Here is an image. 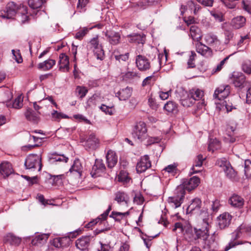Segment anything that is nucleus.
Listing matches in <instances>:
<instances>
[{"instance_id": "f257e3e1", "label": "nucleus", "mask_w": 251, "mask_h": 251, "mask_svg": "<svg viewBox=\"0 0 251 251\" xmlns=\"http://www.w3.org/2000/svg\"><path fill=\"white\" fill-rule=\"evenodd\" d=\"M200 182V178L195 176L189 179H184L182 184L175 189L174 196L168 198V202L175 208L180 207L183 201L185 190L191 191L195 189Z\"/></svg>"}, {"instance_id": "f03ea898", "label": "nucleus", "mask_w": 251, "mask_h": 251, "mask_svg": "<svg viewBox=\"0 0 251 251\" xmlns=\"http://www.w3.org/2000/svg\"><path fill=\"white\" fill-rule=\"evenodd\" d=\"M17 14L18 20L25 23L28 20L27 7L20 4L17 6L14 2H9L6 7L0 10V17L3 19H12Z\"/></svg>"}, {"instance_id": "7ed1b4c3", "label": "nucleus", "mask_w": 251, "mask_h": 251, "mask_svg": "<svg viewBox=\"0 0 251 251\" xmlns=\"http://www.w3.org/2000/svg\"><path fill=\"white\" fill-rule=\"evenodd\" d=\"M203 221L205 225V227L203 229H198L195 227L193 229V228L191 227L188 228L186 230V236H187L191 241L201 239L205 242L206 240L209 235L208 229V224L207 222L205 221V220H203Z\"/></svg>"}, {"instance_id": "20e7f679", "label": "nucleus", "mask_w": 251, "mask_h": 251, "mask_svg": "<svg viewBox=\"0 0 251 251\" xmlns=\"http://www.w3.org/2000/svg\"><path fill=\"white\" fill-rule=\"evenodd\" d=\"M132 137L139 141H142L148 136L147 129L145 123L140 122L134 127L132 132Z\"/></svg>"}, {"instance_id": "39448f33", "label": "nucleus", "mask_w": 251, "mask_h": 251, "mask_svg": "<svg viewBox=\"0 0 251 251\" xmlns=\"http://www.w3.org/2000/svg\"><path fill=\"white\" fill-rule=\"evenodd\" d=\"M90 48L93 49L95 55L97 58L101 60L104 58V51L102 47L100 44L98 35L92 38L89 42Z\"/></svg>"}, {"instance_id": "423d86ee", "label": "nucleus", "mask_w": 251, "mask_h": 251, "mask_svg": "<svg viewBox=\"0 0 251 251\" xmlns=\"http://www.w3.org/2000/svg\"><path fill=\"white\" fill-rule=\"evenodd\" d=\"M41 158L37 154H30L25 159V165L26 169H31L39 167L38 171L42 168Z\"/></svg>"}, {"instance_id": "0eeeda50", "label": "nucleus", "mask_w": 251, "mask_h": 251, "mask_svg": "<svg viewBox=\"0 0 251 251\" xmlns=\"http://www.w3.org/2000/svg\"><path fill=\"white\" fill-rule=\"evenodd\" d=\"M106 167L103 160L101 159H96L90 174L93 177H97L101 173H104Z\"/></svg>"}, {"instance_id": "6e6552de", "label": "nucleus", "mask_w": 251, "mask_h": 251, "mask_svg": "<svg viewBox=\"0 0 251 251\" xmlns=\"http://www.w3.org/2000/svg\"><path fill=\"white\" fill-rule=\"evenodd\" d=\"M229 93L230 86L228 85H223L215 90L213 97L219 100H222L226 98Z\"/></svg>"}, {"instance_id": "1a4fd4ad", "label": "nucleus", "mask_w": 251, "mask_h": 251, "mask_svg": "<svg viewBox=\"0 0 251 251\" xmlns=\"http://www.w3.org/2000/svg\"><path fill=\"white\" fill-rule=\"evenodd\" d=\"M151 162L149 156L145 155L142 157L136 165V171L138 173H142L145 172L151 167Z\"/></svg>"}, {"instance_id": "9d476101", "label": "nucleus", "mask_w": 251, "mask_h": 251, "mask_svg": "<svg viewBox=\"0 0 251 251\" xmlns=\"http://www.w3.org/2000/svg\"><path fill=\"white\" fill-rule=\"evenodd\" d=\"M83 167L78 159H75L69 171L67 173V175L73 174L75 177L79 178L81 176Z\"/></svg>"}, {"instance_id": "9b49d317", "label": "nucleus", "mask_w": 251, "mask_h": 251, "mask_svg": "<svg viewBox=\"0 0 251 251\" xmlns=\"http://www.w3.org/2000/svg\"><path fill=\"white\" fill-rule=\"evenodd\" d=\"M136 64L138 69L141 71H147L150 68V63L149 60L142 55L136 56Z\"/></svg>"}, {"instance_id": "f8f14e48", "label": "nucleus", "mask_w": 251, "mask_h": 251, "mask_svg": "<svg viewBox=\"0 0 251 251\" xmlns=\"http://www.w3.org/2000/svg\"><path fill=\"white\" fill-rule=\"evenodd\" d=\"M108 42L112 45H118L121 40V35L119 32L114 31H107L105 33Z\"/></svg>"}, {"instance_id": "ddd939ff", "label": "nucleus", "mask_w": 251, "mask_h": 251, "mask_svg": "<svg viewBox=\"0 0 251 251\" xmlns=\"http://www.w3.org/2000/svg\"><path fill=\"white\" fill-rule=\"evenodd\" d=\"M115 201L119 204H124L126 207L129 203V197L125 192L119 191L115 194Z\"/></svg>"}, {"instance_id": "4468645a", "label": "nucleus", "mask_w": 251, "mask_h": 251, "mask_svg": "<svg viewBox=\"0 0 251 251\" xmlns=\"http://www.w3.org/2000/svg\"><path fill=\"white\" fill-rule=\"evenodd\" d=\"M244 199L236 194H233L228 200V203L231 206L238 208H242L244 204Z\"/></svg>"}, {"instance_id": "2eb2a0df", "label": "nucleus", "mask_w": 251, "mask_h": 251, "mask_svg": "<svg viewBox=\"0 0 251 251\" xmlns=\"http://www.w3.org/2000/svg\"><path fill=\"white\" fill-rule=\"evenodd\" d=\"M92 238L91 236H85L78 239L75 241L76 248L81 251L85 250L88 248Z\"/></svg>"}, {"instance_id": "dca6fc26", "label": "nucleus", "mask_w": 251, "mask_h": 251, "mask_svg": "<svg viewBox=\"0 0 251 251\" xmlns=\"http://www.w3.org/2000/svg\"><path fill=\"white\" fill-rule=\"evenodd\" d=\"M232 216L228 213H224L218 217V224L221 229L227 227L231 222Z\"/></svg>"}, {"instance_id": "f3484780", "label": "nucleus", "mask_w": 251, "mask_h": 251, "mask_svg": "<svg viewBox=\"0 0 251 251\" xmlns=\"http://www.w3.org/2000/svg\"><path fill=\"white\" fill-rule=\"evenodd\" d=\"M245 80V76L242 73H234L232 75L233 83L236 87L242 88Z\"/></svg>"}, {"instance_id": "a211bd4d", "label": "nucleus", "mask_w": 251, "mask_h": 251, "mask_svg": "<svg viewBox=\"0 0 251 251\" xmlns=\"http://www.w3.org/2000/svg\"><path fill=\"white\" fill-rule=\"evenodd\" d=\"M204 40L208 45L213 48L218 47L221 44V42L217 36L212 33L206 34L204 36Z\"/></svg>"}, {"instance_id": "6ab92c4d", "label": "nucleus", "mask_w": 251, "mask_h": 251, "mask_svg": "<svg viewBox=\"0 0 251 251\" xmlns=\"http://www.w3.org/2000/svg\"><path fill=\"white\" fill-rule=\"evenodd\" d=\"M112 209V205H109L108 206V209L102 214L100 215V217H98L95 220H93L90 222L89 223H88L87 225H85V227L86 228H90L94 225L97 224L99 222H100V224H101L102 221L105 220L107 216L108 215L109 213Z\"/></svg>"}, {"instance_id": "aec40b11", "label": "nucleus", "mask_w": 251, "mask_h": 251, "mask_svg": "<svg viewBox=\"0 0 251 251\" xmlns=\"http://www.w3.org/2000/svg\"><path fill=\"white\" fill-rule=\"evenodd\" d=\"M99 145V140L94 134L92 133L89 135L85 142L84 147L86 148L95 150Z\"/></svg>"}, {"instance_id": "412c9836", "label": "nucleus", "mask_w": 251, "mask_h": 251, "mask_svg": "<svg viewBox=\"0 0 251 251\" xmlns=\"http://www.w3.org/2000/svg\"><path fill=\"white\" fill-rule=\"evenodd\" d=\"M70 242V238L67 236L54 238L52 241V245L55 248H60L68 246Z\"/></svg>"}, {"instance_id": "4be33fe9", "label": "nucleus", "mask_w": 251, "mask_h": 251, "mask_svg": "<svg viewBox=\"0 0 251 251\" xmlns=\"http://www.w3.org/2000/svg\"><path fill=\"white\" fill-rule=\"evenodd\" d=\"M107 166L109 168H113L117 163L118 157L116 153L112 151L109 150L106 155Z\"/></svg>"}, {"instance_id": "5701e85b", "label": "nucleus", "mask_w": 251, "mask_h": 251, "mask_svg": "<svg viewBox=\"0 0 251 251\" xmlns=\"http://www.w3.org/2000/svg\"><path fill=\"white\" fill-rule=\"evenodd\" d=\"M196 48L197 51L203 56L208 57L211 54V49L201 42H198L196 44Z\"/></svg>"}, {"instance_id": "b1692460", "label": "nucleus", "mask_w": 251, "mask_h": 251, "mask_svg": "<svg viewBox=\"0 0 251 251\" xmlns=\"http://www.w3.org/2000/svg\"><path fill=\"white\" fill-rule=\"evenodd\" d=\"M59 69L63 70L68 72L69 70V57L65 53H61L59 55Z\"/></svg>"}, {"instance_id": "393cba45", "label": "nucleus", "mask_w": 251, "mask_h": 251, "mask_svg": "<svg viewBox=\"0 0 251 251\" xmlns=\"http://www.w3.org/2000/svg\"><path fill=\"white\" fill-rule=\"evenodd\" d=\"M246 22V20L245 17L239 16L232 19L230 25L234 29H239L244 26Z\"/></svg>"}, {"instance_id": "a878e982", "label": "nucleus", "mask_w": 251, "mask_h": 251, "mask_svg": "<svg viewBox=\"0 0 251 251\" xmlns=\"http://www.w3.org/2000/svg\"><path fill=\"white\" fill-rule=\"evenodd\" d=\"M201 201L199 198H195L191 201V203L187 208V213H193L195 211H199L201 207Z\"/></svg>"}, {"instance_id": "bb28decb", "label": "nucleus", "mask_w": 251, "mask_h": 251, "mask_svg": "<svg viewBox=\"0 0 251 251\" xmlns=\"http://www.w3.org/2000/svg\"><path fill=\"white\" fill-rule=\"evenodd\" d=\"M13 172L11 164L8 162H4L0 164V173L4 176H8Z\"/></svg>"}, {"instance_id": "cd10ccee", "label": "nucleus", "mask_w": 251, "mask_h": 251, "mask_svg": "<svg viewBox=\"0 0 251 251\" xmlns=\"http://www.w3.org/2000/svg\"><path fill=\"white\" fill-rule=\"evenodd\" d=\"M190 35L193 40L198 42L200 41L202 37L201 29L195 25L190 26Z\"/></svg>"}, {"instance_id": "c85d7f7f", "label": "nucleus", "mask_w": 251, "mask_h": 251, "mask_svg": "<svg viewBox=\"0 0 251 251\" xmlns=\"http://www.w3.org/2000/svg\"><path fill=\"white\" fill-rule=\"evenodd\" d=\"M127 37L130 43L143 44L145 42V36L144 34L133 33L127 35Z\"/></svg>"}, {"instance_id": "c756f323", "label": "nucleus", "mask_w": 251, "mask_h": 251, "mask_svg": "<svg viewBox=\"0 0 251 251\" xmlns=\"http://www.w3.org/2000/svg\"><path fill=\"white\" fill-rule=\"evenodd\" d=\"M131 88L127 87L125 89L120 90L116 94V96L118 97L120 100H126L131 96Z\"/></svg>"}, {"instance_id": "7c9ffc66", "label": "nucleus", "mask_w": 251, "mask_h": 251, "mask_svg": "<svg viewBox=\"0 0 251 251\" xmlns=\"http://www.w3.org/2000/svg\"><path fill=\"white\" fill-rule=\"evenodd\" d=\"M26 119L34 123H37L39 120V116L32 109L28 108L24 113Z\"/></svg>"}, {"instance_id": "2f4dec72", "label": "nucleus", "mask_w": 251, "mask_h": 251, "mask_svg": "<svg viewBox=\"0 0 251 251\" xmlns=\"http://www.w3.org/2000/svg\"><path fill=\"white\" fill-rule=\"evenodd\" d=\"M56 61L55 60L49 59L45 61L40 63L38 65V68L44 71L51 69L55 65Z\"/></svg>"}, {"instance_id": "473e14b6", "label": "nucleus", "mask_w": 251, "mask_h": 251, "mask_svg": "<svg viewBox=\"0 0 251 251\" xmlns=\"http://www.w3.org/2000/svg\"><path fill=\"white\" fill-rule=\"evenodd\" d=\"M49 234H42L37 235L32 239L31 243L33 245L38 246L46 242L49 238Z\"/></svg>"}, {"instance_id": "72a5a7b5", "label": "nucleus", "mask_w": 251, "mask_h": 251, "mask_svg": "<svg viewBox=\"0 0 251 251\" xmlns=\"http://www.w3.org/2000/svg\"><path fill=\"white\" fill-rule=\"evenodd\" d=\"M189 96L192 97L194 101L199 100L203 96V92L199 89L193 88L188 93Z\"/></svg>"}, {"instance_id": "f704fd0d", "label": "nucleus", "mask_w": 251, "mask_h": 251, "mask_svg": "<svg viewBox=\"0 0 251 251\" xmlns=\"http://www.w3.org/2000/svg\"><path fill=\"white\" fill-rule=\"evenodd\" d=\"M205 159V157H203L201 154H199L197 156L195 161V163L192 168V170L193 173H197L199 172L200 170H195V167H201L202 166L203 162Z\"/></svg>"}, {"instance_id": "c9c22d12", "label": "nucleus", "mask_w": 251, "mask_h": 251, "mask_svg": "<svg viewBox=\"0 0 251 251\" xmlns=\"http://www.w3.org/2000/svg\"><path fill=\"white\" fill-rule=\"evenodd\" d=\"M113 55L116 60L119 63L126 62L129 58L128 52H126L125 54H120L118 50H115L113 52Z\"/></svg>"}, {"instance_id": "e433bc0d", "label": "nucleus", "mask_w": 251, "mask_h": 251, "mask_svg": "<svg viewBox=\"0 0 251 251\" xmlns=\"http://www.w3.org/2000/svg\"><path fill=\"white\" fill-rule=\"evenodd\" d=\"M92 28L93 27L88 28L87 27L80 28L76 32L75 38L77 40H82L83 38L89 32V30Z\"/></svg>"}, {"instance_id": "4c0bfd02", "label": "nucleus", "mask_w": 251, "mask_h": 251, "mask_svg": "<svg viewBox=\"0 0 251 251\" xmlns=\"http://www.w3.org/2000/svg\"><path fill=\"white\" fill-rule=\"evenodd\" d=\"M177 108V104L173 101H168L163 107L164 109L169 113L176 111Z\"/></svg>"}, {"instance_id": "58836bf2", "label": "nucleus", "mask_w": 251, "mask_h": 251, "mask_svg": "<svg viewBox=\"0 0 251 251\" xmlns=\"http://www.w3.org/2000/svg\"><path fill=\"white\" fill-rule=\"evenodd\" d=\"M235 130V128L233 126H227L226 127V131L228 132L227 134V137H224V140L226 142L234 143L235 141V138L231 136L230 132H233Z\"/></svg>"}, {"instance_id": "ea45409f", "label": "nucleus", "mask_w": 251, "mask_h": 251, "mask_svg": "<svg viewBox=\"0 0 251 251\" xmlns=\"http://www.w3.org/2000/svg\"><path fill=\"white\" fill-rule=\"evenodd\" d=\"M244 171L246 177L251 179V161L247 159L244 162Z\"/></svg>"}, {"instance_id": "a19ab883", "label": "nucleus", "mask_w": 251, "mask_h": 251, "mask_svg": "<svg viewBox=\"0 0 251 251\" xmlns=\"http://www.w3.org/2000/svg\"><path fill=\"white\" fill-rule=\"evenodd\" d=\"M224 171L225 172L226 176L230 179H234L236 176V172L230 164H229V166H227Z\"/></svg>"}, {"instance_id": "79ce46f5", "label": "nucleus", "mask_w": 251, "mask_h": 251, "mask_svg": "<svg viewBox=\"0 0 251 251\" xmlns=\"http://www.w3.org/2000/svg\"><path fill=\"white\" fill-rule=\"evenodd\" d=\"M43 2V0H28V1L29 6L33 9L40 8Z\"/></svg>"}, {"instance_id": "37998d69", "label": "nucleus", "mask_w": 251, "mask_h": 251, "mask_svg": "<svg viewBox=\"0 0 251 251\" xmlns=\"http://www.w3.org/2000/svg\"><path fill=\"white\" fill-rule=\"evenodd\" d=\"M225 41V44H228L230 41L231 40L234 36V33L232 30L230 29H225L224 30Z\"/></svg>"}, {"instance_id": "c03bdc74", "label": "nucleus", "mask_w": 251, "mask_h": 251, "mask_svg": "<svg viewBox=\"0 0 251 251\" xmlns=\"http://www.w3.org/2000/svg\"><path fill=\"white\" fill-rule=\"evenodd\" d=\"M7 240L9 241L11 244L16 246L19 245L21 242L20 238L10 233L7 235Z\"/></svg>"}, {"instance_id": "a18cd8bd", "label": "nucleus", "mask_w": 251, "mask_h": 251, "mask_svg": "<svg viewBox=\"0 0 251 251\" xmlns=\"http://www.w3.org/2000/svg\"><path fill=\"white\" fill-rule=\"evenodd\" d=\"M194 102L195 101H194L192 97L189 96L188 94H187V96L186 98L181 99L180 100L181 104L184 107H190L194 103Z\"/></svg>"}, {"instance_id": "49530a36", "label": "nucleus", "mask_w": 251, "mask_h": 251, "mask_svg": "<svg viewBox=\"0 0 251 251\" xmlns=\"http://www.w3.org/2000/svg\"><path fill=\"white\" fill-rule=\"evenodd\" d=\"M229 162L227 161L226 158L218 159L216 162V165L222 168L223 171L227 168V166H229Z\"/></svg>"}, {"instance_id": "de8ad7c7", "label": "nucleus", "mask_w": 251, "mask_h": 251, "mask_svg": "<svg viewBox=\"0 0 251 251\" xmlns=\"http://www.w3.org/2000/svg\"><path fill=\"white\" fill-rule=\"evenodd\" d=\"M196 53L192 51L191 55L189 56V58L187 62L188 67L189 68H193L195 67V60L196 57Z\"/></svg>"}, {"instance_id": "09e8293b", "label": "nucleus", "mask_w": 251, "mask_h": 251, "mask_svg": "<svg viewBox=\"0 0 251 251\" xmlns=\"http://www.w3.org/2000/svg\"><path fill=\"white\" fill-rule=\"evenodd\" d=\"M129 177L128 174L125 171H121L118 176V180L119 181L127 182L129 181Z\"/></svg>"}, {"instance_id": "8fccbe9b", "label": "nucleus", "mask_w": 251, "mask_h": 251, "mask_svg": "<svg viewBox=\"0 0 251 251\" xmlns=\"http://www.w3.org/2000/svg\"><path fill=\"white\" fill-rule=\"evenodd\" d=\"M188 5L191 10H193V13L194 15H197L199 11L201 9V7L195 3L193 1H190L188 2Z\"/></svg>"}, {"instance_id": "3c124183", "label": "nucleus", "mask_w": 251, "mask_h": 251, "mask_svg": "<svg viewBox=\"0 0 251 251\" xmlns=\"http://www.w3.org/2000/svg\"><path fill=\"white\" fill-rule=\"evenodd\" d=\"M52 118L55 121H58L61 118H68V116L65 114L58 112L56 110H53L51 113Z\"/></svg>"}, {"instance_id": "603ef678", "label": "nucleus", "mask_w": 251, "mask_h": 251, "mask_svg": "<svg viewBox=\"0 0 251 251\" xmlns=\"http://www.w3.org/2000/svg\"><path fill=\"white\" fill-rule=\"evenodd\" d=\"M51 160H52L53 162L54 161H59V162H67L68 161V158L64 156V155L57 154L55 155L54 157H52L50 158Z\"/></svg>"}, {"instance_id": "864d4df0", "label": "nucleus", "mask_w": 251, "mask_h": 251, "mask_svg": "<svg viewBox=\"0 0 251 251\" xmlns=\"http://www.w3.org/2000/svg\"><path fill=\"white\" fill-rule=\"evenodd\" d=\"M220 147V142L215 139L210 142L208 145V151H213L214 150H217Z\"/></svg>"}, {"instance_id": "5fc2aeb1", "label": "nucleus", "mask_w": 251, "mask_h": 251, "mask_svg": "<svg viewBox=\"0 0 251 251\" xmlns=\"http://www.w3.org/2000/svg\"><path fill=\"white\" fill-rule=\"evenodd\" d=\"M156 77L154 75H151L147 77L142 82V86H145L147 85L153 84L156 80Z\"/></svg>"}, {"instance_id": "6e6d98bb", "label": "nucleus", "mask_w": 251, "mask_h": 251, "mask_svg": "<svg viewBox=\"0 0 251 251\" xmlns=\"http://www.w3.org/2000/svg\"><path fill=\"white\" fill-rule=\"evenodd\" d=\"M23 99L19 96L14 101L12 104V107L16 109H20L23 106Z\"/></svg>"}, {"instance_id": "4d7b16f0", "label": "nucleus", "mask_w": 251, "mask_h": 251, "mask_svg": "<svg viewBox=\"0 0 251 251\" xmlns=\"http://www.w3.org/2000/svg\"><path fill=\"white\" fill-rule=\"evenodd\" d=\"M242 70L248 74H251V61H247L242 64Z\"/></svg>"}, {"instance_id": "13d9d810", "label": "nucleus", "mask_w": 251, "mask_h": 251, "mask_svg": "<svg viewBox=\"0 0 251 251\" xmlns=\"http://www.w3.org/2000/svg\"><path fill=\"white\" fill-rule=\"evenodd\" d=\"M87 92V89L84 87L78 86L76 88V92L80 96V98L81 99L85 96Z\"/></svg>"}, {"instance_id": "bf43d9fd", "label": "nucleus", "mask_w": 251, "mask_h": 251, "mask_svg": "<svg viewBox=\"0 0 251 251\" xmlns=\"http://www.w3.org/2000/svg\"><path fill=\"white\" fill-rule=\"evenodd\" d=\"M112 106L109 107L105 105V104H101L100 107V110L104 112L106 114H109L110 115H112L113 112L112 110Z\"/></svg>"}, {"instance_id": "052dcab7", "label": "nucleus", "mask_w": 251, "mask_h": 251, "mask_svg": "<svg viewBox=\"0 0 251 251\" xmlns=\"http://www.w3.org/2000/svg\"><path fill=\"white\" fill-rule=\"evenodd\" d=\"M19 52V50L17 52H16L14 50H12V52L14 56V59L18 63H20L23 61L22 56Z\"/></svg>"}, {"instance_id": "680f3d73", "label": "nucleus", "mask_w": 251, "mask_h": 251, "mask_svg": "<svg viewBox=\"0 0 251 251\" xmlns=\"http://www.w3.org/2000/svg\"><path fill=\"white\" fill-rule=\"evenodd\" d=\"M176 165L175 164H171L165 167L163 171L167 172L169 173H173L176 171Z\"/></svg>"}, {"instance_id": "e2e57ef3", "label": "nucleus", "mask_w": 251, "mask_h": 251, "mask_svg": "<svg viewBox=\"0 0 251 251\" xmlns=\"http://www.w3.org/2000/svg\"><path fill=\"white\" fill-rule=\"evenodd\" d=\"M133 201L137 204L140 205L143 203L144 198L140 193H138L136 194L134 197Z\"/></svg>"}, {"instance_id": "0e129e2a", "label": "nucleus", "mask_w": 251, "mask_h": 251, "mask_svg": "<svg viewBox=\"0 0 251 251\" xmlns=\"http://www.w3.org/2000/svg\"><path fill=\"white\" fill-rule=\"evenodd\" d=\"M148 102L150 106L153 109H156L159 106L155 100L152 98H150L148 100Z\"/></svg>"}, {"instance_id": "69168bd1", "label": "nucleus", "mask_w": 251, "mask_h": 251, "mask_svg": "<svg viewBox=\"0 0 251 251\" xmlns=\"http://www.w3.org/2000/svg\"><path fill=\"white\" fill-rule=\"evenodd\" d=\"M243 8V9L248 12L249 13L251 14V2L247 1L245 2L244 0H243L242 2Z\"/></svg>"}, {"instance_id": "338daca9", "label": "nucleus", "mask_w": 251, "mask_h": 251, "mask_svg": "<svg viewBox=\"0 0 251 251\" xmlns=\"http://www.w3.org/2000/svg\"><path fill=\"white\" fill-rule=\"evenodd\" d=\"M199 3L204 6L211 7L213 4V0H196Z\"/></svg>"}, {"instance_id": "774afa93", "label": "nucleus", "mask_w": 251, "mask_h": 251, "mask_svg": "<svg viewBox=\"0 0 251 251\" xmlns=\"http://www.w3.org/2000/svg\"><path fill=\"white\" fill-rule=\"evenodd\" d=\"M117 213H121V212L112 211L109 217L113 218L116 221L120 222L123 217L122 215H119Z\"/></svg>"}]
</instances>
